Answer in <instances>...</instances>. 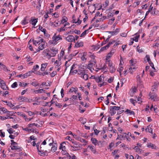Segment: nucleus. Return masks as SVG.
Masks as SVG:
<instances>
[{"instance_id":"obj_1","label":"nucleus","mask_w":159,"mask_h":159,"mask_svg":"<svg viewBox=\"0 0 159 159\" xmlns=\"http://www.w3.org/2000/svg\"><path fill=\"white\" fill-rule=\"evenodd\" d=\"M62 39V38L61 35H57L56 34H55L52 37V40L49 41V43L50 44L55 45L57 44V41L59 40H61Z\"/></svg>"},{"instance_id":"obj_2","label":"nucleus","mask_w":159,"mask_h":159,"mask_svg":"<svg viewBox=\"0 0 159 159\" xmlns=\"http://www.w3.org/2000/svg\"><path fill=\"white\" fill-rule=\"evenodd\" d=\"M9 133L10 134L9 136L11 139H14L19 134L18 130H7Z\"/></svg>"},{"instance_id":"obj_3","label":"nucleus","mask_w":159,"mask_h":159,"mask_svg":"<svg viewBox=\"0 0 159 159\" xmlns=\"http://www.w3.org/2000/svg\"><path fill=\"white\" fill-rule=\"evenodd\" d=\"M88 71L87 70L84 69L83 66L81 65L79 66V69L78 70V74L80 77H82L85 73H87Z\"/></svg>"},{"instance_id":"obj_4","label":"nucleus","mask_w":159,"mask_h":159,"mask_svg":"<svg viewBox=\"0 0 159 159\" xmlns=\"http://www.w3.org/2000/svg\"><path fill=\"white\" fill-rule=\"evenodd\" d=\"M107 63H106V64L108 65V67L109 69L110 72L111 73L114 72L116 69L115 65L113 64L112 62L107 61Z\"/></svg>"},{"instance_id":"obj_5","label":"nucleus","mask_w":159,"mask_h":159,"mask_svg":"<svg viewBox=\"0 0 159 159\" xmlns=\"http://www.w3.org/2000/svg\"><path fill=\"white\" fill-rule=\"evenodd\" d=\"M96 63V61L94 60L90 61L88 64L87 68L89 69L91 72H93L94 70L93 67L95 65Z\"/></svg>"},{"instance_id":"obj_6","label":"nucleus","mask_w":159,"mask_h":159,"mask_svg":"<svg viewBox=\"0 0 159 159\" xmlns=\"http://www.w3.org/2000/svg\"><path fill=\"white\" fill-rule=\"evenodd\" d=\"M43 39L42 38V36L41 35L36 39V40H33V43L36 46L38 44L43 42Z\"/></svg>"},{"instance_id":"obj_7","label":"nucleus","mask_w":159,"mask_h":159,"mask_svg":"<svg viewBox=\"0 0 159 159\" xmlns=\"http://www.w3.org/2000/svg\"><path fill=\"white\" fill-rule=\"evenodd\" d=\"M120 108V107H111L110 109V113L111 114V115L112 116L115 114L116 112V111L118 110Z\"/></svg>"},{"instance_id":"obj_8","label":"nucleus","mask_w":159,"mask_h":159,"mask_svg":"<svg viewBox=\"0 0 159 159\" xmlns=\"http://www.w3.org/2000/svg\"><path fill=\"white\" fill-rule=\"evenodd\" d=\"M43 54L48 59H50L51 57V54L50 53V50L48 49L44 50L43 52Z\"/></svg>"},{"instance_id":"obj_9","label":"nucleus","mask_w":159,"mask_h":159,"mask_svg":"<svg viewBox=\"0 0 159 159\" xmlns=\"http://www.w3.org/2000/svg\"><path fill=\"white\" fill-rule=\"evenodd\" d=\"M58 49L56 48H52L50 49V53L51 54V57L55 56L56 54L58 53Z\"/></svg>"},{"instance_id":"obj_10","label":"nucleus","mask_w":159,"mask_h":159,"mask_svg":"<svg viewBox=\"0 0 159 159\" xmlns=\"http://www.w3.org/2000/svg\"><path fill=\"white\" fill-rule=\"evenodd\" d=\"M18 100H21L22 101H24V102H30L33 101V100L32 99H29L27 97H23V96H20L18 98Z\"/></svg>"},{"instance_id":"obj_11","label":"nucleus","mask_w":159,"mask_h":159,"mask_svg":"<svg viewBox=\"0 0 159 159\" xmlns=\"http://www.w3.org/2000/svg\"><path fill=\"white\" fill-rule=\"evenodd\" d=\"M91 141L92 143L95 146H99L102 144V142L101 141H98L96 139L94 138H92L91 139Z\"/></svg>"},{"instance_id":"obj_12","label":"nucleus","mask_w":159,"mask_h":159,"mask_svg":"<svg viewBox=\"0 0 159 159\" xmlns=\"http://www.w3.org/2000/svg\"><path fill=\"white\" fill-rule=\"evenodd\" d=\"M146 145L147 147L152 149H157L158 148L154 144L150 142L147 143Z\"/></svg>"},{"instance_id":"obj_13","label":"nucleus","mask_w":159,"mask_h":159,"mask_svg":"<svg viewBox=\"0 0 159 159\" xmlns=\"http://www.w3.org/2000/svg\"><path fill=\"white\" fill-rule=\"evenodd\" d=\"M1 88L4 90H8V87L7 86L5 81L3 80L0 81Z\"/></svg>"},{"instance_id":"obj_14","label":"nucleus","mask_w":159,"mask_h":159,"mask_svg":"<svg viewBox=\"0 0 159 159\" xmlns=\"http://www.w3.org/2000/svg\"><path fill=\"white\" fill-rule=\"evenodd\" d=\"M39 45L38 49L37 50V52H38L40 50H43L45 48V43L44 41L38 44Z\"/></svg>"},{"instance_id":"obj_15","label":"nucleus","mask_w":159,"mask_h":159,"mask_svg":"<svg viewBox=\"0 0 159 159\" xmlns=\"http://www.w3.org/2000/svg\"><path fill=\"white\" fill-rule=\"evenodd\" d=\"M66 40L69 42H75V37L73 35H70L66 38Z\"/></svg>"},{"instance_id":"obj_16","label":"nucleus","mask_w":159,"mask_h":159,"mask_svg":"<svg viewBox=\"0 0 159 159\" xmlns=\"http://www.w3.org/2000/svg\"><path fill=\"white\" fill-rule=\"evenodd\" d=\"M46 141L47 143L49 145L51 146L54 143L53 139L51 137H49L46 139Z\"/></svg>"},{"instance_id":"obj_17","label":"nucleus","mask_w":159,"mask_h":159,"mask_svg":"<svg viewBox=\"0 0 159 159\" xmlns=\"http://www.w3.org/2000/svg\"><path fill=\"white\" fill-rule=\"evenodd\" d=\"M83 46V43L82 41H78L75 44V47L76 48H79Z\"/></svg>"},{"instance_id":"obj_18","label":"nucleus","mask_w":159,"mask_h":159,"mask_svg":"<svg viewBox=\"0 0 159 159\" xmlns=\"http://www.w3.org/2000/svg\"><path fill=\"white\" fill-rule=\"evenodd\" d=\"M158 85V83L157 82H155L153 85L152 86V90L154 92L156 91L157 89Z\"/></svg>"},{"instance_id":"obj_19","label":"nucleus","mask_w":159,"mask_h":159,"mask_svg":"<svg viewBox=\"0 0 159 159\" xmlns=\"http://www.w3.org/2000/svg\"><path fill=\"white\" fill-rule=\"evenodd\" d=\"M72 143L73 144H75V145L76 146H70V149L71 150L73 151H75L78 150V146H77V143L74 142V141H72Z\"/></svg>"},{"instance_id":"obj_20","label":"nucleus","mask_w":159,"mask_h":159,"mask_svg":"<svg viewBox=\"0 0 159 159\" xmlns=\"http://www.w3.org/2000/svg\"><path fill=\"white\" fill-rule=\"evenodd\" d=\"M113 54L111 52H110V53H108L106 57V63H107V61H109V62H111L110 60V58L111 57V56L113 55Z\"/></svg>"},{"instance_id":"obj_21","label":"nucleus","mask_w":159,"mask_h":159,"mask_svg":"<svg viewBox=\"0 0 159 159\" xmlns=\"http://www.w3.org/2000/svg\"><path fill=\"white\" fill-rule=\"evenodd\" d=\"M149 96L151 99L153 100L154 101H156L157 100V96L156 94L154 93L150 94Z\"/></svg>"},{"instance_id":"obj_22","label":"nucleus","mask_w":159,"mask_h":159,"mask_svg":"<svg viewBox=\"0 0 159 159\" xmlns=\"http://www.w3.org/2000/svg\"><path fill=\"white\" fill-rule=\"evenodd\" d=\"M91 78H93L95 79L97 83H99L102 81V78H101V76H100V77H95L94 76H92Z\"/></svg>"},{"instance_id":"obj_23","label":"nucleus","mask_w":159,"mask_h":159,"mask_svg":"<svg viewBox=\"0 0 159 159\" xmlns=\"http://www.w3.org/2000/svg\"><path fill=\"white\" fill-rule=\"evenodd\" d=\"M78 91V88L76 87L74 88L71 87L70 89L69 92V93H72L74 92L75 93H76Z\"/></svg>"},{"instance_id":"obj_24","label":"nucleus","mask_w":159,"mask_h":159,"mask_svg":"<svg viewBox=\"0 0 159 159\" xmlns=\"http://www.w3.org/2000/svg\"><path fill=\"white\" fill-rule=\"evenodd\" d=\"M66 143H67V142H63L62 143H61L60 144L59 149H61L62 150H65L66 148L65 145H64Z\"/></svg>"},{"instance_id":"obj_25","label":"nucleus","mask_w":159,"mask_h":159,"mask_svg":"<svg viewBox=\"0 0 159 159\" xmlns=\"http://www.w3.org/2000/svg\"><path fill=\"white\" fill-rule=\"evenodd\" d=\"M88 58L87 53L84 52L82 56L81 57V59L83 61H85Z\"/></svg>"},{"instance_id":"obj_26","label":"nucleus","mask_w":159,"mask_h":159,"mask_svg":"<svg viewBox=\"0 0 159 159\" xmlns=\"http://www.w3.org/2000/svg\"><path fill=\"white\" fill-rule=\"evenodd\" d=\"M45 90H44L43 89H40L38 90H36L34 91V92L35 93H41L43 92L45 93Z\"/></svg>"},{"instance_id":"obj_27","label":"nucleus","mask_w":159,"mask_h":159,"mask_svg":"<svg viewBox=\"0 0 159 159\" xmlns=\"http://www.w3.org/2000/svg\"><path fill=\"white\" fill-rule=\"evenodd\" d=\"M134 149L135 151L136 152H137L139 154H140L142 153L143 151L142 150L140 149L138 146H135L134 148Z\"/></svg>"},{"instance_id":"obj_28","label":"nucleus","mask_w":159,"mask_h":159,"mask_svg":"<svg viewBox=\"0 0 159 159\" xmlns=\"http://www.w3.org/2000/svg\"><path fill=\"white\" fill-rule=\"evenodd\" d=\"M61 65L60 60L58 59V60H56L54 63V65L57 67H59Z\"/></svg>"},{"instance_id":"obj_29","label":"nucleus","mask_w":159,"mask_h":159,"mask_svg":"<svg viewBox=\"0 0 159 159\" xmlns=\"http://www.w3.org/2000/svg\"><path fill=\"white\" fill-rule=\"evenodd\" d=\"M126 112L127 114L129 115H134V112L133 111L129 110L128 109H127L125 112Z\"/></svg>"},{"instance_id":"obj_30","label":"nucleus","mask_w":159,"mask_h":159,"mask_svg":"<svg viewBox=\"0 0 159 159\" xmlns=\"http://www.w3.org/2000/svg\"><path fill=\"white\" fill-rule=\"evenodd\" d=\"M115 147V146L113 142H111L109 145L108 149L110 150L111 151Z\"/></svg>"},{"instance_id":"obj_31","label":"nucleus","mask_w":159,"mask_h":159,"mask_svg":"<svg viewBox=\"0 0 159 159\" xmlns=\"http://www.w3.org/2000/svg\"><path fill=\"white\" fill-rule=\"evenodd\" d=\"M57 149V145L56 143H54V145L52 146L51 151L53 152H55Z\"/></svg>"},{"instance_id":"obj_32","label":"nucleus","mask_w":159,"mask_h":159,"mask_svg":"<svg viewBox=\"0 0 159 159\" xmlns=\"http://www.w3.org/2000/svg\"><path fill=\"white\" fill-rule=\"evenodd\" d=\"M88 148H89L92 151V152H93V153H96V151L94 146H93L89 145L88 146Z\"/></svg>"},{"instance_id":"obj_33","label":"nucleus","mask_w":159,"mask_h":159,"mask_svg":"<svg viewBox=\"0 0 159 159\" xmlns=\"http://www.w3.org/2000/svg\"><path fill=\"white\" fill-rule=\"evenodd\" d=\"M48 64L47 63H44L42 64H41V70L42 71H44Z\"/></svg>"},{"instance_id":"obj_34","label":"nucleus","mask_w":159,"mask_h":159,"mask_svg":"<svg viewBox=\"0 0 159 159\" xmlns=\"http://www.w3.org/2000/svg\"><path fill=\"white\" fill-rule=\"evenodd\" d=\"M7 111V110L3 107H0V114L5 113Z\"/></svg>"},{"instance_id":"obj_35","label":"nucleus","mask_w":159,"mask_h":159,"mask_svg":"<svg viewBox=\"0 0 159 159\" xmlns=\"http://www.w3.org/2000/svg\"><path fill=\"white\" fill-rule=\"evenodd\" d=\"M39 29L42 32H43L45 35L46 36L47 35H48V34L46 33V30L45 29L43 28L41 26H39Z\"/></svg>"},{"instance_id":"obj_36","label":"nucleus","mask_w":159,"mask_h":159,"mask_svg":"<svg viewBox=\"0 0 159 159\" xmlns=\"http://www.w3.org/2000/svg\"><path fill=\"white\" fill-rule=\"evenodd\" d=\"M53 67H52L49 69H47L44 72V73L45 75H48L50 73V72L53 70ZM48 69V68H47Z\"/></svg>"},{"instance_id":"obj_37","label":"nucleus","mask_w":159,"mask_h":159,"mask_svg":"<svg viewBox=\"0 0 159 159\" xmlns=\"http://www.w3.org/2000/svg\"><path fill=\"white\" fill-rule=\"evenodd\" d=\"M37 149L38 150L39 154L40 156H45L44 151L43 150H40L39 148V146H37Z\"/></svg>"},{"instance_id":"obj_38","label":"nucleus","mask_w":159,"mask_h":159,"mask_svg":"<svg viewBox=\"0 0 159 159\" xmlns=\"http://www.w3.org/2000/svg\"><path fill=\"white\" fill-rule=\"evenodd\" d=\"M38 21L37 19H35L33 20H31L30 21V23L32 24V25L34 26L36 25V23Z\"/></svg>"},{"instance_id":"obj_39","label":"nucleus","mask_w":159,"mask_h":159,"mask_svg":"<svg viewBox=\"0 0 159 159\" xmlns=\"http://www.w3.org/2000/svg\"><path fill=\"white\" fill-rule=\"evenodd\" d=\"M20 149V147L17 146V144H14L12 145L11 147V149L12 150H17Z\"/></svg>"},{"instance_id":"obj_40","label":"nucleus","mask_w":159,"mask_h":159,"mask_svg":"<svg viewBox=\"0 0 159 159\" xmlns=\"http://www.w3.org/2000/svg\"><path fill=\"white\" fill-rule=\"evenodd\" d=\"M15 113L18 115H19L20 116H22V117H24V118H25V116L26 115H25V114H23L22 113H21V112H15Z\"/></svg>"},{"instance_id":"obj_41","label":"nucleus","mask_w":159,"mask_h":159,"mask_svg":"<svg viewBox=\"0 0 159 159\" xmlns=\"http://www.w3.org/2000/svg\"><path fill=\"white\" fill-rule=\"evenodd\" d=\"M73 23L77 24V25H79L81 22V20H80L78 18L77 20L76 21L75 19H73Z\"/></svg>"},{"instance_id":"obj_42","label":"nucleus","mask_w":159,"mask_h":159,"mask_svg":"<svg viewBox=\"0 0 159 159\" xmlns=\"http://www.w3.org/2000/svg\"><path fill=\"white\" fill-rule=\"evenodd\" d=\"M28 23V22L26 20V17L21 22V24L22 25H25Z\"/></svg>"},{"instance_id":"obj_43","label":"nucleus","mask_w":159,"mask_h":159,"mask_svg":"<svg viewBox=\"0 0 159 159\" xmlns=\"http://www.w3.org/2000/svg\"><path fill=\"white\" fill-rule=\"evenodd\" d=\"M67 155L69 157L70 159H78L77 158L74 154H71L70 155H69V154H67Z\"/></svg>"},{"instance_id":"obj_44","label":"nucleus","mask_w":159,"mask_h":159,"mask_svg":"<svg viewBox=\"0 0 159 159\" xmlns=\"http://www.w3.org/2000/svg\"><path fill=\"white\" fill-rule=\"evenodd\" d=\"M89 32V30H85L84 32H83L81 34L80 37H84L85 36L87 33H88Z\"/></svg>"},{"instance_id":"obj_45","label":"nucleus","mask_w":159,"mask_h":159,"mask_svg":"<svg viewBox=\"0 0 159 159\" xmlns=\"http://www.w3.org/2000/svg\"><path fill=\"white\" fill-rule=\"evenodd\" d=\"M65 18H62L61 20V22L60 24H63L65 22H66L67 21L68 19L66 17H65Z\"/></svg>"},{"instance_id":"obj_46","label":"nucleus","mask_w":159,"mask_h":159,"mask_svg":"<svg viewBox=\"0 0 159 159\" xmlns=\"http://www.w3.org/2000/svg\"><path fill=\"white\" fill-rule=\"evenodd\" d=\"M37 124H36L35 123L30 124L28 125V128H32L34 126H36L37 125Z\"/></svg>"},{"instance_id":"obj_47","label":"nucleus","mask_w":159,"mask_h":159,"mask_svg":"<svg viewBox=\"0 0 159 159\" xmlns=\"http://www.w3.org/2000/svg\"><path fill=\"white\" fill-rule=\"evenodd\" d=\"M66 30H67L66 29L64 28V27H61V28H58L57 29V31L58 32H61L62 31H66Z\"/></svg>"},{"instance_id":"obj_48","label":"nucleus","mask_w":159,"mask_h":159,"mask_svg":"<svg viewBox=\"0 0 159 159\" xmlns=\"http://www.w3.org/2000/svg\"><path fill=\"white\" fill-rule=\"evenodd\" d=\"M137 51L140 53L143 52V50L142 48H141L139 46H138L136 48Z\"/></svg>"},{"instance_id":"obj_49","label":"nucleus","mask_w":159,"mask_h":159,"mask_svg":"<svg viewBox=\"0 0 159 159\" xmlns=\"http://www.w3.org/2000/svg\"><path fill=\"white\" fill-rule=\"evenodd\" d=\"M81 77L83 78L85 80H87L88 79V76L87 73H85Z\"/></svg>"},{"instance_id":"obj_50","label":"nucleus","mask_w":159,"mask_h":159,"mask_svg":"<svg viewBox=\"0 0 159 159\" xmlns=\"http://www.w3.org/2000/svg\"><path fill=\"white\" fill-rule=\"evenodd\" d=\"M130 102L134 106H135V103L136 102V100H134L133 98H131L130 99Z\"/></svg>"},{"instance_id":"obj_51","label":"nucleus","mask_w":159,"mask_h":159,"mask_svg":"<svg viewBox=\"0 0 159 159\" xmlns=\"http://www.w3.org/2000/svg\"><path fill=\"white\" fill-rule=\"evenodd\" d=\"M18 77H21L22 79H25L27 77L25 73L23 75H18Z\"/></svg>"},{"instance_id":"obj_52","label":"nucleus","mask_w":159,"mask_h":159,"mask_svg":"<svg viewBox=\"0 0 159 159\" xmlns=\"http://www.w3.org/2000/svg\"><path fill=\"white\" fill-rule=\"evenodd\" d=\"M139 37V35H136L135 37L133 38H131V39L133 40V41H135V42H138V39Z\"/></svg>"},{"instance_id":"obj_53","label":"nucleus","mask_w":159,"mask_h":159,"mask_svg":"<svg viewBox=\"0 0 159 159\" xmlns=\"http://www.w3.org/2000/svg\"><path fill=\"white\" fill-rule=\"evenodd\" d=\"M113 12L112 11L109 12L107 15V17H113Z\"/></svg>"},{"instance_id":"obj_54","label":"nucleus","mask_w":159,"mask_h":159,"mask_svg":"<svg viewBox=\"0 0 159 159\" xmlns=\"http://www.w3.org/2000/svg\"><path fill=\"white\" fill-rule=\"evenodd\" d=\"M115 42V40H112L111 41H110L108 44L106 45V47H107V48H108L110 45H111L112 44H113Z\"/></svg>"},{"instance_id":"obj_55","label":"nucleus","mask_w":159,"mask_h":159,"mask_svg":"<svg viewBox=\"0 0 159 159\" xmlns=\"http://www.w3.org/2000/svg\"><path fill=\"white\" fill-rule=\"evenodd\" d=\"M135 69V68L134 67L133 68L130 67L129 68V70H128V71L129 72H130V73L132 74L134 71L133 70Z\"/></svg>"},{"instance_id":"obj_56","label":"nucleus","mask_w":159,"mask_h":159,"mask_svg":"<svg viewBox=\"0 0 159 159\" xmlns=\"http://www.w3.org/2000/svg\"><path fill=\"white\" fill-rule=\"evenodd\" d=\"M135 69V68L134 67L133 68L130 67L129 68V70H128V71L129 72H130V73L132 74L134 71L133 70Z\"/></svg>"},{"instance_id":"obj_57","label":"nucleus","mask_w":159,"mask_h":159,"mask_svg":"<svg viewBox=\"0 0 159 159\" xmlns=\"http://www.w3.org/2000/svg\"><path fill=\"white\" fill-rule=\"evenodd\" d=\"M135 69V68L134 67L133 68L130 67L129 68V70H128V71L129 72H130V73L132 74L134 71L133 70Z\"/></svg>"},{"instance_id":"obj_58","label":"nucleus","mask_w":159,"mask_h":159,"mask_svg":"<svg viewBox=\"0 0 159 159\" xmlns=\"http://www.w3.org/2000/svg\"><path fill=\"white\" fill-rule=\"evenodd\" d=\"M18 85L17 83V82H15L11 85V87L12 88H14L17 87Z\"/></svg>"},{"instance_id":"obj_59","label":"nucleus","mask_w":159,"mask_h":159,"mask_svg":"<svg viewBox=\"0 0 159 159\" xmlns=\"http://www.w3.org/2000/svg\"><path fill=\"white\" fill-rule=\"evenodd\" d=\"M119 150H115L113 151L112 152V155L113 156H114L115 155H116L118 152H119Z\"/></svg>"},{"instance_id":"obj_60","label":"nucleus","mask_w":159,"mask_h":159,"mask_svg":"<svg viewBox=\"0 0 159 159\" xmlns=\"http://www.w3.org/2000/svg\"><path fill=\"white\" fill-rule=\"evenodd\" d=\"M33 72H34V71H29L28 72L25 73V74L26 75L27 77L28 76H30V75H31L32 73Z\"/></svg>"},{"instance_id":"obj_61","label":"nucleus","mask_w":159,"mask_h":159,"mask_svg":"<svg viewBox=\"0 0 159 159\" xmlns=\"http://www.w3.org/2000/svg\"><path fill=\"white\" fill-rule=\"evenodd\" d=\"M145 59H146L148 61L151 60L150 58V56L148 55H146L145 57L144 58V60H145Z\"/></svg>"},{"instance_id":"obj_62","label":"nucleus","mask_w":159,"mask_h":159,"mask_svg":"<svg viewBox=\"0 0 159 159\" xmlns=\"http://www.w3.org/2000/svg\"><path fill=\"white\" fill-rule=\"evenodd\" d=\"M0 136L2 137H4L5 136V133L2 131L1 130H0Z\"/></svg>"},{"instance_id":"obj_63","label":"nucleus","mask_w":159,"mask_h":159,"mask_svg":"<svg viewBox=\"0 0 159 159\" xmlns=\"http://www.w3.org/2000/svg\"><path fill=\"white\" fill-rule=\"evenodd\" d=\"M78 53L77 51H75L73 53L70 55V56H71L73 55V56H75Z\"/></svg>"},{"instance_id":"obj_64","label":"nucleus","mask_w":159,"mask_h":159,"mask_svg":"<svg viewBox=\"0 0 159 159\" xmlns=\"http://www.w3.org/2000/svg\"><path fill=\"white\" fill-rule=\"evenodd\" d=\"M73 73L75 74H76L77 73H78V70H70V73Z\"/></svg>"}]
</instances>
